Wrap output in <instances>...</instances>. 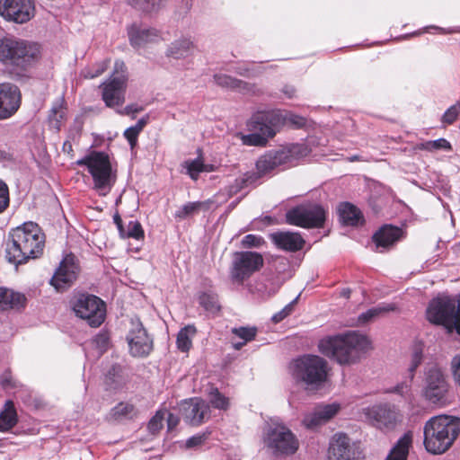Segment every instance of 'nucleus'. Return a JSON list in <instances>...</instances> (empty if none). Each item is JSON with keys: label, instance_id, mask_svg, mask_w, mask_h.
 Instances as JSON below:
<instances>
[{"label": "nucleus", "instance_id": "1", "mask_svg": "<svg viewBox=\"0 0 460 460\" xmlns=\"http://www.w3.org/2000/svg\"><path fill=\"white\" fill-rule=\"evenodd\" d=\"M45 246V235L38 224L25 222L13 229L6 244V258L14 264L40 257Z\"/></svg>", "mask_w": 460, "mask_h": 460}, {"label": "nucleus", "instance_id": "2", "mask_svg": "<svg viewBox=\"0 0 460 460\" xmlns=\"http://www.w3.org/2000/svg\"><path fill=\"white\" fill-rule=\"evenodd\" d=\"M289 124L296 128L305 126V118L292 112L280 111H258L252 117L249 128L251 134L244 137V143L250 146H265L268 139L284 125Z\"/></svg>", "mask_w": 460, "mask_h": 460}, {"label": "nucleus", "instance_id": "3", "mask_svg": "<svg viewBox=\"0 0 460 460\" xmlns=\"http://www.w3.org/2000/svg\"><path fill=\"white\" fill-rule=\"evenodd\" d=\"M370 342L367 336L355 332L343 335L329 336L319 341V351L334 358L341 365L354 363L361 352L367 350Z\"/></svg>", "mask_w": 460, "mask_h": 460}, {"label": "nucleus", "instance_id": "4", "mask_svg": "<svg viewBox=\"0 0 460 460\" xmlns=\"http://www.w3.org/2000/svg\"><path fill=\"white\" fill-rule=\"evenodd\" d=\"M459 433L460 418L448 415L432 417L423 428L424 447L431 454H443L451 447Z\"/></svg>", "mask_w": 460, "mask_h": 460}, {"label": "nucleus", "instance_id": "5", "mask_svg": "<svg viewBox=\"0 0 460 460\" xmlns=\"http://www.w3.org/2000/svg\"><path fill=\"white\" fill-rule=\"evenodd\" d=\"M422 398L438 408L451 403V387L445 371L438 365L426 367L421 388Z\"/></svg>", "mask_w": 460, "mask_h": 460}, {"label": "nucleus", "instance_id": "6", "mask_svg": "<svg viewBox=\"0 0 460 460\" xmlns=\"http://www.w3.org/2000/svg\"><path fill=\"white\" fill-rule=\"evenodd\" d=\"M289 369L292 377L307 387L318 388L327 379V361L316 355H304L294 359Z\"/></svg>", "mask_w": 460, "mask_h": 460}, {"label": "nucleus", "instance_id": "7", "mask_svg": "<svg viewBox=\"0 0 460 460\" xmlns=\"http://www.w3.org/2000/svg\"><path fill=\"white\" fill-rule=\"evenodd\" d=\"M429 322L443 325L460 335V294L456 296L440 295L433 298L426 311Z\"/></svg>", "mask_w": 460, "mask_h": 460}, {"label": "nucleus", "instance_id": "8", "mask_svg": "<svg viewBox=\"0 0 460 460\" xmlns=\"http://www.w3.org/2000/svg\"><path fill=\"white\" fill-rule=\"evenodd\" d=\"M76 164L87 167L93 181V189L101 196H105L111 190L116 175L112 172L109 155L104 152L93 151L79 159Z\"/></svg>", "mask_w": 460, "mask_h": 460}, {"label": "nucleus", "instance_id": "9", "mask_svg": "<svg viewBox=\"0 0 460 460\" xmlns=\"http://www.w3.org/2000/svg\"><path fill=\"white\" fill-rule=\"evenodd\" d=\"M307 148L304 145L292 144L278 150H270L261 155L256 163L261 174H266L278 168L295 165L296 162L306 155Z\"/></svg>", "mask_w": 460, "mask_h": 460}, {"label": "nucleus", "instance_id": "10", "mask_svg": "<svg viewBox=\"0 0 460 460\" xmlns=\"http://www.w3.org/2000/svg\"><path fill=\"white\" fill-rule=\"evenodd\" d=\"M263 442L276 455H292L298 448V440L291 430L281 423H270L263 432Z\"/></svg>", "mask_w": 460, "mask_h": 460}, {"label": "nucleus", "instance_id": "11", "mask_svg": "<svg viewBox=\"0 0 460 460\" xmlns=\"http://www.w3.org/2000/svg\"><path fill=\"white\" fill-rule=\"evenodd\" d=\"M72 308L75 315L85 320L91 327H99L105 320L106 305L94 295L80 294L75 296Z\"/></svg>", "mask_w": 460, "mask_h": 460}, {"label": "nucleus", "instance_id": "12", "mask_svg": "<svg viewBox=\"0 0 460 460\" xmlns=\"http://www.w3.org/2000/svg\"><path fill=\"white\" fill-rule=\"evenodd\" d=\"M324 208L315 203L298 205L286 213V221L289 225L303 228H320L325 222Z\"/></svg>", "mask_w": 460, "mask_h": 460}, {"label": "nucleus", "instance_id": "13", "mask_svg": "<svg viewBox=\"0 0 460 460\" xmlns=\"http://www.w3.org/2000/svg\"><path fill=\"white\" fill-rule=\"evenodd\" d=\"M366 420L382 431H391L402 421V414L394 405L375 404L364 409Z\"/></svg>", "mask_w": 460, "mask_h": 460}, {"label": "nucleus", "instance_id": "14", "mask_svg": "<svg viewBox=\"0 0 460 460\" xmlns=\"http://www.w3.org/2000/svg\"><path fill=\"white\" fill-rule=\"evenodd\" d=\"M262 266L261 254L255 252H235L230 270L231 279L234 282L241 284Z\"/></svg>", "mask_w": 460, "mask_h": 460}, {"label": "nucleus", "instance_id": "15", "mask_svg": "<svg viewBox=\"0 0 460 460\" xmlns=\"http://www.w3.org/2000/svg\"><path fill=\"white\" fill-rule=\"evenodd\" d=\"M127 335L129 352L134 357H146L153 349V340L138 319H132Z\"/></svg>", "mask_w": 460, "mask_h": 460}, {"label": "nucleus", "instance_id": "16", "mask_svg": "<svg viewBox=\"0 0 460 460\" xmlns=\"http://www.w3.org/2000/svg\"><path fill=\"white\" fill-rule=\"evenodd\" d=\"M0 14L7 21L25 23L35 14L32 0H0Z\"/></svg>", "mask_w": 460, "mask_h": 460}, {"label": "nucleus", "instance_id": "17", "mask_svg": "<svg viewBox=\"0 0 460 460\" xmlns=\"http://www.w3.org/2000/svg\"><path fill=\"white\" fill-rule=\"evenodd\" d=\"M361 456L359 447L352 443L344 433L335 434L329 446V458L331 460H358Z\"/></svg>", "mask_w": 460, "mask_h": 460}, {"label": "nucleus", "instance_id": "18", "mask_svg": "<svg viewBox=\"0 0 460 460\" xmlns=\"http://www.w3.org/2000/svg\"><path fill=\"white\" fill-rule=\"evenodd\" d=\"M180 411L183 420L191 426L202 424L210 414L209 405L198 397L181 402Z\"/></svg>", "mask_w": 460, "mask_h": 460}, {"label": "nucleus", "instance_id": "19", "mask_svg": "<svg viewBox=\"0 0 460 460\" xmlns=\"http://www.w3.org/2000/svg\"><path fill=\"white\" fill-rule=\"evenodd\" d=\"M79 273V267L73 255H68L63 259L59 267L50 279V284L58 291H63L69 288L76 279Z\"/></svg>", "mask_w": 460, "mask_h": 460}, {"label": "nucleus", "instance_id": "20", "mask_svg": "<svg viewBox=\"0 0 460 460\" xmlns=\"http://www.w3.org/2000/svg\"><path fill=\"white\" fill-rule=\"evenodd\" d=\"M21 102V92L16 85L0 84V120L12 118L19 110Z\"/></svg>", "mask_w": 460, "mask_h": 460}, {"label": "nucleus", "instance_id": "21", "mask_svg": "<svg viewBox=\"0 0 460 460\" xmlns=\"http://www.w3.org/2000/svg\"><path fill=\"white\" fill-rule=\"evenodd\" d=\"M99 89L102 92V99L107 107H120L125 102L127 84L124 83L123 77L108 78L99 85Z\"/></svg>", "mask_w": 460, "mask_h": 460}, {"label": "nucleus", "instance_id": "22", "mask_svg": "<svg viewBox=\"0 0 460 460\" xmlns=\"http://www.w3.org/2000/svg\"><path fill=\"white\" fill-rule=\"evenodd\" d=\"M340 404H321L317 405L313 411L307 413L303 423L309 429L321 426L332 419L340 411Z\"/></svg>", "mask_w": 460, "mask_h": 460}, {"label": "nucleus", "instance_id": "23", "mask_svg": "<svg viewBox=\"0 0 460 460\" xmlns=\"http://www.w3.org/2000/svg\"><path fill=\"white\" fill-rule=\"evenodd\" d=\"M129 42L134 48H140L160 39L159 31L153 28L142 27L137 23L128 28Z\"/></svg>", "mask_w": 460, "mask_h": 460}, {"label": "nucleus", "instance_id": "24", "mask_svg": "<svg viewBox=\"0 0 460 460\" xmlns=\"http://www.w3.org/2000/svg\"><path fill=\"white\" fill-rule=\"evenodd\" d=\"M274 244L284 251L296 252L303 249L305 240L298 233L276 232L270 234Z\"/></svg>", "mask_w": 460, "mask_h": 460}, {"label": "nucleus", "instance_id": "25", "mask_svg": "<svg viewBox=\"0 0 460 460\" xmlns=\"http://www.w3.org/2000/svg\"><path fill=\"white\" fill-rule=\"evenodd\" d=\"M17 46L14 66L25 67L39 58V44L17 39Z\"/></svg>", "mask_w": 460, "mask_h": 460}, {"label": "nucleus", "instance_id": "26", "mask_svg": "<svg viewBox=\"0 0 460 460\" xmlns=\"http://www.w3.org/2000/svg\"><path fill=\"white\" fill-rule=\"evenodd\" d=\"M402 230L399 227L385 225L374 235L373 241L377 248H388L399 240Z\"/></svg>", "mask_w": 460, "mask_h": 460}, {"label": "nucleus", "instance_id": "27", "mask_svg": "<svg viewBox=\"0 0 460 460\" xmlns=\"http://www.w3.org/2000/svg\"><path fill=\"white\" fill-rule=\"evenodd\" d=\"M280 284L273 276H262L252 287V291L261 298H268L277 293Z\"/></svg>", "mask_w": 460, "mask_h": 460}, {"label": "nucleus", "instance_id": "28", "mask_svg": "<svg viewBox=\"0 0 460 460\" xmlns=\"http://www.w3.org/2000/svg\"><path fill=\"white\" fill-rule=\"evenodd\" d=\"M423 358V352L420 347H416L411 357V362L408 367L409 381L403 382L394 388V392L403 395L410 390L411 383L413 380L415 371L421 364Z\"/></svg>", "mask_w": 460, "mask_h": 460}, {"label": "nucleus", "instance_id": "29", "mask_svg": "<svg viewBox=\"0 0 460 460\" xmlns=\"http://www.w3.org/2000/svg\"><path fill=\"white\" fill-rule=\"evenodd\" d=\"M26 297L23 294L0 288V308L20 309L25 306Z\"/></svg>", "mask_w": 460, "mask_h": 460}, {"label": "nucleus", "instance_id": "30", "mask_svg": "<svg viewBox=\"0 0 460 460\" xmlns=\"http://www.w3.org/2000/svg\"><path fill=\"white\" fill-rule=\"evenodd\" d=\"M17 48V38L4 37L0 39V61L5 65L14 66Z\"/></svg>", "mask_w": 460, "mask_h": 460}, {"label": "nucleus", "instance_id": "31", "mask_svg": "<svg viewBox=\"0 0 460 460\" xmlns=\"http://www.w3.org/2000/svg\"><path fill=\"white\" fill-rule=\"evenodd\" d=\"M193 48L190 39L182 38L172 41L167 48L166 56L174 59L184 58L189 56Z\"/></svg>", "mask_w": 460, "mask_h": 460}, {"label": "nucleus", "instance_id": "32", "mask_svg": "<svg viewBox=\"0 0 460 460\" xmlns=\"http://www.w3.org/2000/svg\"><path fill=\"white\" fill-rule=\"evenodd\" d=\"M213 79L218 86L237 90L243 93L249 92L251 88L248 83L224 74H216Z\"/></svg>", "mask_w": 460, "mask_h": 460}, {"label": "nucleus", "instance_id": "33", "mask_svg": "<svg viewBox=\"0 0 460 460\" xmlns=\"http://www.w3.org/2000/svg\"><path fill=\"white\" fill-rule=\"evenodd\" d=\"M411 434H404L390 451L386 460H407L409 447L411 444Z\"/></svg>", "mask_w": 460, "mask_h": 460}, {"label": "nucleus", "instance_id": "34", "mask_svg": "<svg viewBox=\"0 0 460 460\" xmlns=\"http://www.w3.org/2000/svg\"><path fill=\"white\" fill-rule=\"evenodd\" d=\"M339 214L343 224L352 226H357L363 217L360 210L349 202L340 205Z\"/></svg>", "mask_w": 460, "mask_h": 460}, {"label": "nucleus", "instance_id": "35", "mask_svg": "<svg viewBox=\"0 0 460 460\" xmlns=\"http://www.w3.org/2000/svg\"><path fill=\"white\" fill-rule=\"evenodd\" d=\"M18 421L16 410L12 401H7L0 412V431H8Z\"/></svg>", "mask_w": 460, "mask_h": 460}, {"label": "nucleus", "instance_id": "36", "mask_svg": "<svg viewBox=\"0 0 460 460\" xmlns=\"http://www.w3.org/2000/svg\"><path fill=\"white\" fill-rule=\"evenodd\" d=\"M66 118V108L65 107L64 100L59 99L52 105L49 114V123L51 128L57 131H59Z\"/></svg>", "mask_w": 460, "mask_h": 460}, {"label": "nucleus", "instance_id": "37", "mask_svg": "<svg viewBox=\"0 0 460 460\" xmlns=\"http://www.w3.org/2000/svg\"><path fill=\"white\" fill-rule=\"evenodd\" d=\"M395 310H396L395 304L378 305L377 306L372 307V308L368 309L367 311L362 313L358 316V322L360 323H366L378 317L379 315H381L383 314H385L388 312H393Z\"/></svg>", "mask_w": 460, "mask_h": 460}, {"label": "nucleus", "instance_id": "38", "mask_svg": "<svg viewBox=\"0 0 460 460\" xmlns=\"http://www.w3.org/2000/svg\"><path fill=\"white\" fill-rule=\"evenodd\" d=\"M197 330L193 325H187L181 329L177 335V348L182 351L187 352L192 345L191 337L196 333Z\"/></svg>", "mask_w": 460, "mask_h": 460}, {"label": "nucleus", "instance_id": "39", "mask_svg": "<svg viewBox=\"0 0 460 460\" xmlns=\"http://www.w3.org/2000/svg\"><path fill=\"white\" fill-rule=\"evenodd\" d=\"M166 0H128V4L135 9L146 13L158 12Z\"/></svg>", "mask_w": 460, "mask_h": 460}, {"label": "nucleus", "instance_id": "40", "mask_svg": "<svg viewBox=\"0 0 460 460\" xmlns=\"http://www.w3.org/2000/svg\"><path fill=\"white\" fill-rule=\"evenodd\" d=\"M111 60L106 58L84 67L80 75L84 79H93L102 75L110 66Z\"/></svg>", "mask_w": 460, "mask_h": 460}, {"label": "nucleus", "instance_id": "41", "mask_svg": "<svg viewBox=\"0 0 460 460\" xmlns=\"http://www.w3.org/2000/svg\"><path fill=\"white\" fill-rule=\"evenodd\" d=\"M146 124L147 118L144 117L138 119L136 125L128 128L124 131L123 136L128 140L131 149H134L135 146H137L138 136Z\"/></svg>", "mask_w": 460, "mask_h": 460}, {"label": "nucleus", "instance_id": "42", "mask_svg": "<svg viewBox=\"0 0 460 460\" xmlns=\"http://www.w3.org/2000/svg\"><path fill=\"white\" fill-rule=\"evenodd\" d=\"M183 166L187 170V174L194 181L198 180L200 172L212 171V166L204 164L201 158L185 161Z\"/></svg>", "mask_w": 460, "mask_h": 460}, {"label": "nucleus", "instance_id": "43", "mask_svg": "<svg viewBox=\"0 0 460 460\" xmlns=\"http://www.w3.org/2000/svg\"><path fill=\"white\" fill-rule=\"evenodd\" d=\"M199 305L208 313L216 314L220 310L217 296L212 292H203L199 296Z\"/></svg>", "mask_w": 460, "mask_h": 460}, {"label": "nucleus", "instance_id": "44", "mask_svg": "<svg viewBox=\"0 0 460 460\" xmlns=\"http://www.w3.org/2000/svg\"><path fill=\"white\" fill-rule=\"evenodd\" d=\"M232 332L235 334L238 338L242 339V342H234L233 343V347L235 349H240L243 345H245L248 341H252L257 333V329L255 327H239L234 328Z\"/></svg>", "mask_w": 460, "mask_h": 460}, {"label": "nucleus", "instance_id": "45", "mask_svg": "<svg viewBox=\"0 0 460 460\" xmlns=\"http://www.w3.org/2000/svg\"><path fill=\"white\" fill-rule=\"evenodd\" d=\"M211 405L219 410H226L229 406L228 398L222 394L217 387H211L208 393Z\"/></svg>", "mask_w": 460, "mask_h": 460}, {"label": "nucleus", "instance_id": "46", "mask_svg": "<svg viewBox=\"0 0 460 460\" xmlns=\"http://www.w3.org/2000/svg\"><path fill=\"white\" fill-rule=\"evenodd\" d=\"M120 367L113 365L105 376V383L110 389H117L121 384Z\"/></svg>", "mask_w": 460, "mask_h": 460}, {"label": "nucleus", "instance_id": "47", "mask_svg": "<svg viewBox=\"0 0 460 460\" xmlns=\"http://www.w3.org/2000/svg\"><path fill=\"white\" fill-rule=\"evenodd\" d=\"M134 412V406L128 402H119L111 410V416L115 420L131 417Z\"/></svg>", "mask_w": 460, "mask_h": 460}, {"label": "nucleus", "instance_id": "48", "mask_svg": "<svg viewBox=\"0 0 460 460\" xmlns=\"http://www.w3.org/2000/svg\"><path fill=\"white\" fill-rule=\"evenodd\" d=\"M252 181V176L249 174H243L234 180V181L228 186V194L233 196L241 191L248 183Z\"/></svg>", "mask_w": 460, "mask_h": 460}, {"label": "nucleus", "instance_id": "49", "mask_svg": "<svg viewBox=\"0 0 460 460\" xmlns=\"http://www.w3.org/2000/svg\"><path fill=\"white\" fill-rule=\"evenodd\" d=\"M201 207V202H189L175 212V217L184 219L196 213Z\"/></svg>", "mask_w": 460, "mask_h": 460}, {"label": "nucleus", "instance_id": "50", "mask_svg": "<svg viewBox=\"0 0 460 460\" xmlns=\"http://www.w3.org/2000/svg\"><path fill=\"white\" fill-rule=\"evenodd\" d=\"M460 115V102L450 106L442 115L441 122L445 125L453 124Z\"/></svg>", "mask_w": 460, "mask_h": 460}, {"label": "nucleus", "instance_id": "51", "mask_svg": "<svg viewBox=\"0 0 460 460\" xmlns=\"http://www.w3.org/2000/svg\"><path fill=\"white\" fill-rule=\"evenodd\" d=\"M145 234L141 224L137 220L128 222L126 238H134L136 240L144 239Z\"/></svg>", "mask_w": 460, "mask_h": 460}, {"label": "nucleus", "instance_id": "52", "mask_svg": "<svg viewBox=\"0 0 460 460\" xmlns=\"http://www.w3.org/2000/svg\"><path fill=\"white\" fill-rule=\"evenodd\" d=\"M165 413V411H157L155 416L149 420L147 429L152 434H155L162 429Z\"/></svg>", "mask_w": 460, "mask_h": 460}, {"label": "nucleus", "instance_id": "53", "mask_svg": "<svg viewBox=\"0 0 460 460\" xmlns=\"http://www.w3.org/2000/svg\"><path fill=\"white\" fill-rule=\"evenodd\" d=\"M297 299L298 296L292 300L289 304H288L282 310L273 314V316L271 317L272 322H274L275 323H280L286 317L291 314Z\"/></svg>", "mask_w": 460, "mask_h": 460}, {"label": "nucleus", "instance_id": "54", "mask_svg": "<svg viewBox=\"0 0 460 460\" xmlns=\"http://www.w3.org/2000/svg\"><path fill=\"white\" fill-rule=\"evenodd\" d=\"M124 79V83L128 82V75H127V67L125 63L121 60H116L114 63L113 72L109 77L110 79H117L122 78Z\"/></svg>", "mask_w": 460, "mask_h": 460}, {"label": "nucleus", "instance_id": "55", "mask_svg": "<svg viewBox=\"0 0 460 460\" xmlns=\"http://www.w3.org/2000/svg\"><path fill=\"white\" fill-rule=\"evenodd\" d=\"M9 202L8 186L4 181L0 180V214L8 208Z\"/></svg>", "mask_w": 460, "mask_h": 460}, {"label": "nucleus", "instance_id": "56", "mask_svg": "<svg viewBox=\"0 0 460 460\" xmlns=\"http://www.w3.org/2000/svg\"><path fill=\"white\" fill-rule=\"evenodd\" d=\"M208 434L207 433H199L195 436L189 438L186 440L185 446L187 448H194L201 446L207 439Z\"/></svg>", "mask_w": 460, "mask_h": 460}, {"label": "nucleus", "instance_id": "57", "mask_svg": "<svg viewBox=\"0 0 460 460\" xmlns=\"http://www.w3.org/2000/svg\"><path fill=\"white\" fill-rule=\"evenodd\" d=\"M263 243L262 237L256 234H247L242 240L243 247H259Z\"/></svg>", "mask_w": 460, "mask_h": 460}, {"label": "nucleus", "instance_id": "58", "mask_svg": "<svg viewBox=\"0 0 460 460\" xmlns=\"http://www.w3.org/2000/svg\"><path fill=\"white\" fill-rule=\"evenodd\" d=\"M451 370L456 383L460 386V355H456L452 358Z\"/></svg>", "mask_w": 460, "mask_h": 460}, {"label": "nucleus", "instance_id": "59", "mask_svg": "<svg viewBox=\"0 0 460 460\" xmlns=\"http://www.w3.org/2000/svg\"><path fill=\"white\" fill-rule=\"evenodd\" d=\"M434 151L436 150H449L451 149L450 143L445 138H438L432 140Z\"/></svg>", "mask_w": 460, "mask_h": 460}, {"label": "nucleus", "instance_id": "60", "mask_svg": "<svg viewBox=\"0 0 460 460\" xmlns=\"http://www.w3.org/2000/svg\"><path fill=\"white\" fill-rule=\"evenodd\" d=\"M180 419L177 415H174L173 413L168 412L167 413V425L168 429H173L179 423Z\"/></svg>", "mask_w": 460, "mask_h": 460}, {"label": "nucleus", "instance_id": "61", "mask_svg": "<svg viewBox=\"0 0 460 460\" xmlns=\"http://www.w3.org/2000/svg\"><path fill=\"white\" fill-rule=\"evenodd\" d=\"M418 150H426L429 152L434 151L432 140H429L426 142L420 143L416 146Z\"/></svg>", "mask_w": 460, "mask_h": 460}, {"label": "nucleus", "instance_id": "62", "mask_svg": "<svg viewBox=\"0 0 460 460\" xmlns=\"http://www.w3.org/2000/svg\"><path fill=\"white\" fill-rule=\"evenodd\" d=\"M296 88L292 85H285L282 88V93L289 99H292L296 96Z\"/></svg>", "mask_w": 460, "mask_h": 460}, {"label": "nucleus", "instance_id": "63", "mask_svg": "<svg viewBox=\"0 0 460 460\" xmlns=\"http://www.w3.org/2000/svg\"><path fill=\"white\" fill-rule=\"evenodd\" d=\"M139 109L136 105H128L123 111H119L121 115H129L131 113L138 112Z\"/></svg>", "mask_w": 460, "mask_h": 460}, {"label": "nucleus", "instance_id": "64", "mask_svg": "<svg viewBox=\"0 0 460 460\" xmlns=\"http://www.w3.org/2000/svg\"><path fill=\"white\" fill-rule=\"evenodd\" d=\"M12 159V155L9 152L0 149V161H10Z\"/></svg>", "mask_w": 460, "mask_h": 460}]
</instances>
